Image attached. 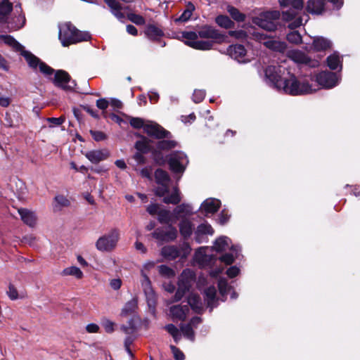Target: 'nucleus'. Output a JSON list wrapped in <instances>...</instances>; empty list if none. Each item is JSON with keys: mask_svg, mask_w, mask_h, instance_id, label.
Segmentation results:
<instances>
[{"mask_svg": "<svg viewBox=\"0 0 360 360\" xmlns=\"http://www.w3.org/2000/svg\"><path fill=\"white\" fill-rule=\"evenodd\" d=\"M306 11L312 15H321L325 11V0H308Z\"/></svg>", "mask_w": 360, "mask_h": 360, "instance_id": "obj_24", "label": "nucleus"}, {"mask_svg": "<svg viewBox=\"0 0 360 360\" xmlns=\"http://www.w3.org/2000/svg\"><path fill=\"white\" fill-rule=\"evenodd\" d=\"M90 38L89 32L79 31L70 22H66L59 27V39L63 46L88 41Z\"/></svg>", "mask_w": 360, "mask_h": 360, "instance_id": "obj_2", "label": "nucleus"}, {"mask_svg": "<svg viewBox=\"0 0 360 360\" xmlns=\"http://www.w3.org/2000/svg\"><path fill=\"white\" fill-rule=\"evenodd\" d=\"M109 155V152L105 149L93 150L85 154L86 158L93 164H98L101 161L106 160Z\"/></svg>", "mask_w": 360, "mask_h": 360, "instance_id": "obj_23", "label": "nucleus"}, {"mask_svg": "<svg viewBox=\"0 0 360 360\" xmlns=\"http://www.w3.org/2000/svg\"><path fill=\"white\" fill-rule=\"evenodd\" d=\"M231 240L227 236H221L216 239L213 248L219 252L226 251L231 247Z\"/></svg>", "mask_w": 360, "mask_h": 360, "instance_id": "obj_29", "label": "nucleus"}, {"mask_svg": "<svg viewBox=\"0 0 360 360\" xmlns=\"http://www.w3.org/2000/svg\"><path fill=\"white\" fill-rule=\"evenodd\" d=\"M214 230L207 223H202L197 226L195 231V240L197 243H202L207 241V235H212Z\"/></svg>", "mask_w": 360, "mask_h": 360, "instance_id": "obj_15", "label": "nucleus"}, {"mask_svg": "<svg viewBox=\"0 0 360 360\" xmlns=\"http://www.w3.org/2000/svg\"><path fill=\"white\" fill-rule=\"evenodd\" d=\"M177 237V230L172 225L169 226V229L165 231V241L174 240Z\"/></svg>", "mask_w": 360, "mask_h": 360, "instance_id": "obj_54", "label": "nucleus"}, {"mask_svg": "<svg viewBox=\"0 0 360 360\" xmlns=\"http://www.w3.org/2000/svg\"><path fill=\"white\" fill-rule=\"evenodd\" d=\"M101 324L108 333H111L115 330V323L108 319H103Z\"/></svg>", "mask_w": 360, "mask_h": 360, "instance_id": "obj_57", "label": "nucleus"}, {"mask_svg": "<svg viewBox=\"0 0 360 360\" xmlns=\"http://www.w3.org/2000/svg\"><path fill=\"white\" fill-rule=\"evenodd\" d=\"M216 295L217 290L214 286H210L204 290V300L210 312L218 304Z\"/></svg>", "mask_w": 360, "mask_h": 360, "instance_id": "obj_21", "label": "nucleus"}, {"mask_svg": "<svg viewBox=\"0 0 360 360\" xmlns=\"http://www.w3.org/2000/svg\"><path fill=\"white\" fill-rule=\"evenodd\" d=\"M188 304L195 313L201 314L203 311V304L199 295L191 294L188 297Z\"/></svg>", "mask_w": 360, "mask_h": 360, "instance_id": "obj_30", "label": "nucleus"}, {"mask_svg": "<svg viewBox=\"0 0 360 360\" xmlns=\"http://www.w3.org/2000/svg\"><path fill=\"white\" fill-rule=\"evenodd\" d=\"M194 10V5L191 1L188 2L186 9L179 17L174 20V22L176 23L187 22L191 18Z\"/></svg>", "mask_w": 360, "mask_h": 360, "instance_id": "obj_37", "label": "nucleus"}, {"mask_svg": "<svg viewBox=\"0 0 360 360\" xmlns=\"http://www.w3.org/2000/svg\"><path fill=\"white\" fill-rule=\"evenodd\" d=\"M145 34L152 41H158L164 35L163 31L154 25H148L146 28Z\"/></svg>", "mask_w": 360, "mask_h": 360, "instance_id": "obj_32", "label": "nucleus"}, {"mask_svg": "<svg viewBox=\"0 0 360 360\" xmlns=\"http://www.w3.org/2000/svg\"><path fill=\"white\" fill-rule=\"evenodd\" d=\"M104 2L110 9L112 14L120 22H124V14L122 12V6L116 0H104Z\"/></svg>", "mask_w": 360, "mask_h": 360, "instance_id": "obj_26", "label": "nucleus"}, {"mask_svg": "<svg viewBox=\"0 0 360 360\" xmlns=\"http://www.w3.org/2000/svg\"><path fill=\"white\" fill-rule=\"evenodd\" d=\"M129 123L131 126L135 129L143 128L148 136L155 139H162L171 137V134L169 131L165 129L162 126L154 122L147 121V122L145 123L142 118L131 117Z\"/></svg>", "mask_w": 360, "mask_h": 360, "instance_id": "obj_3", "label": "nucleus"}, {"mask_svg": "<svg viewBox=\"0 0 360 360\" xmlns=\"http://www.w3.org/2000/svg\"><path fill=\"white\" fill-rule=\"evenodd\" d=\"M229 35L231 37H233L239 40H246L248 37V34L244 30H234V31H229Z\"/></svg>", "mask_w": 360, "mask_h": 360, "instance_id": "obj_56", "label": "nucleus"}, {"mask_svg": "<svg viewBox=\"0 0 360 360\" xmlns=\"http://www.w3.org/2000/svg\"><path fill=\"white\" fill-rule=\"evenodd\" d=\"M218 288L220 295L223 297L222 301H224L226 300V296L231 290V287L229 285L226 278H220L218 281Z\"/></svg>", "mask_w": 360, "mask_h": 360, "instance_id": "obj_43", "label": "nucleus"}, {"mask_svg": "<svg viewBox=\"0 0 360 360\" xmlns=\"http://www.w3.org/2000/svg\"><path fill=\"white\" fill-rule=\"evenodd\" d=\"M169 184H158L155 189V193L159 197H163L162 201L165 204L177 205L181 200L180 191L176 186L173 189V192L169 195Z\"/></svg>", "mask_w": 360, "mask_h": 360, "instance_id": "obj_6", "label": "nucleus"}, {"mask_svg": "<svg viewBox=\"0 0 360 360\" xmlns=\"http://www.w3.org/2000/svg\"><path fill=\"white\" fill-rule=\"evenodd\" d=\"M220 201L215 198L205 200L200 206V210L205 216L213 214L217 212L220 207Z\"/></svg>", "mask_w": 360, "mask_h": 360, "instance_id": "obj_17", "label": "nucleus"}, {"mask_svg": "<svg viewBox=\"0 0 360 360\" xmlns=\"http://www.w3.org/2000/svg\"><path fill=\"white\" fill-rule=\"evenodd\" d=\"M158 220L161 224H169L172 221V213L167 210H160L158 214Z\"/></svg>", "mask_w": 360, "mask_h": 360, "instance_id": "obj_46", "label": "nucleus"}, {"mask_svg": "<svg viewBox=\"0 0 360 360\" xmlns=\"http://www.w3.org/2000/svg\"><path fill=\"white\" fill-rule=\"evenodd\" d=\"M13 0H0V24H6L13 9Z\"/></svg>", "mask_w": 360, "mask_h": 360, "instance_id": "obj_19", "label": "nucleus"}, {"mask_svg": "<svg viewBox=\"0 0 360 360\" xmlns=\"http://www.w3.org/2000/svg\"><path fill=\"white\" fill-rule=\"evenodd\" d=\"M170 349L174 355V358L176 360H184L185 359V356H184V353L176 346L171 345Z\"/></svg>", "mask_w": 360, "mask_h": 360, "instance_id": "obj_61", "label": "nucleus"}, {"mask_svg": "<svg viewBox=\"0 0 360 360\" xmlns=\"http://www.w3.org/2000/svg\"><path fill=\"white\" fill-rule=\"evenodd\" d=\"M161 253L164 257L169 259H175L181 255L179 248L174 245L163 247Z\"/></svg>", "mask_w": 360, "mask_h": 360, "instance_id": "obj_33", "label": "nucleus"}, {"mask_svg": "<svg viewBox=\"0 0 360 360\" xmlns=\"http://www.w3.org/2000/svg\"><path fill=\"white\" fill-rule=\"evenodd\" d=\"M177 143L172 140H162L157 143L156 147L160 150H168L176 146Z\"/></svg>", "mask_w": 360, "mask_h": 360, "instance_id": "obj_48", "label": "nucleus"}, {"mask_svg": "<svg viewBox=\"0 0 360 360\" xmlns=\"http://www.w3.org/2000/svg\"><path fill=\"white\" fill-rule=\"evenodd\" d=\"M312 46L316 51H325L331 47L332 42L325 37H315L313 39Z\"/></svg>", "mask_w": 360, "mask_h": 360, "instance_id": "obj_34", "label": "nucleus"}, {"mask_svg": "<svg viewBox=\"0 0 360 360\" xmlns=\"http://www.w3.org/2000/svg\"><path fill=\"white\" fill-rule=\"evenodd\" d=\"M229 250L231 252L225 253L219 258L221 262H224L226 265L231 264L236 259H238L241 251V248L238 245H231Z\"/></svg>", "mask_w": 360, "mask_h": 360, "instance_id": "obj_27", "label": "nucleus"}, {"mask_svg": "<svg viewBox=\"0 0 360 360\" xmlns=\"http://www.w3.org/2000/svg\"><path fill=\"white\" fill-rule=\"evenodd\" d=\"M338 77L336 73L329 71H322L316 75V82L326 89H331L338 84Z\"/></svg>", "mask_w": 360, "mask_h": 360, "instance_id": "obj_13", "label": "nucleus"}, {"mask_svg": "<svg viewBox=\"0 0 360 360\" xmlns=\"http://www.w3.org/2000/svg\"><path fill=\"white\" fill-rule=\"evenodd\" d=\"M288 56L295 63L310 68H315L319 64L317 60L309 58L304 52L300 50H291L288 51Z\"/></svg>", "mask_w": 360, "mask_h": 360, "instance_id": "obj_12", "label": "nucleus"}, {"mask_svg": "<svg viewBox=\"0 0 360 360\" xmlns=\"http://www.w3.org/2000/svg\"><path fill=\"white\" fill-rule=\"evenodd\" d=\"M20 54L25 58L30 68L36 70L39 63L41 62L39 58L32 54L30 51L24 49L20 51Z\"/></svg>", "mask_w": 360, "mask_h": 360, "instance_id": "obj_35", "label": "nucleus"}, {"mask_svg": "<svg viewBox=\"0 0 360 360\" xmlns=\"http://www.w3.org/2000/svg\"><path fill=\"white\" fill-rule=\"evenodd\" d=\"M90 133L94 139L96 141H101L106 139V135L102 131L91 130Z\"/></svg>", "mask_w": 360, "mask_h": 360, "instance_id": "obj_63", "label": "nucleus"}, {"mask_svg": "<svg viewBox=\"0 0 360 360\" xmlns=\"http://www.w3.org/2000/svg\"><path fill=\"white\" fill-rule=\"evenodd\" d=\"M281 7H288V9L282 12V18L283 20H292L304 6L303 0H278Z\"/></svg>", "mask_w": 360, "mask_h": 360, "instance_id": "obj_8", "label": "nucleus"}, {"mask_svg": "<svg viewBox=\"0 0 360 360\" xmlns=\"http://www.w3.org/2000/svg\"><path fill=\"white\" fill-rule=\"evenodd\" d=\"M281 14L279 11H271L260 13L253 18L252 22L266 31L272 32L277 29Z\"/></svg>", "mask_w": 360, "mask_h": 360, "instance_id": "obj_4", "label": "nucleus"}, {"mask_svg": "<svg viewBox=\"0 0 360 360\" xmlns=\"http://www.w3.org/2000/svg\"><path fill=\"white\" fill-rule=\"evenodd\" d=\"M327 65L329 68L333 70H337L338 67H340V69L342 68L340 56L336 52L328 56Z\"/></svg>", "mask_w": 360, "mask_h": 360, "instance_id": "obj_41", "label": "nucleus"}, {"mask_svg": "<svg viewBox=\"0 0 360 360\" xmlns=\"http://www.w3.org/2000/svg\"><path fill=\"white\" fill-rule=\"evenodd\" d=\"M22 8L20 4L15 6V16L10 20H8V29L9 31H16L24 27L25 25L26 19L25 15L22 13Z\"/></svg>", "mask_w": 360, "mask_h": 360, "instance_id": "obj_14", "label": "nucleus"}, {"mask_svg": "<svg viewBox=\"0 0 360 360\" xmlns=\"http://www.w3.org/2000/svg\"><path fill=\"white\" fill-rule=\"evenodd\" d=\"M215 22L221 27L230 29L234 27L235 23L229 17L225 15H219L215 18Z\"/></svg>", "mask_w": 360, "mask_h": 360, "instance_id": "obj_39", "label": "nucleus"}, {"mask_svg": "<svg viewBox=\"0 0 360 360\" xmlns=\"http://www.w3.org/2000/svg\"><path fill=\"white\" fill-rule=\"evenodd\" d=\"M135 148L137 151L141 152L142 153H148L150 151V146L149 144V141L147 138L141 136V139L138 140L135 143L134 146Z\"/></svg>", "mask_w": 360, "mask_h": 360, "instance_id": "obj_40", "label": "nucleus"}, {"mask_svg": "<svg viewBox=\"0 0 360 360\" xmlns=\"http://www.w3.org/2000/svg\"><path fill=\"white\" fill-rule=\"evenodd\" d=\"M180 328L185 338L192 342L195 340V332L191 326V324H181Z\"/></svg>", "mask_w": 360, "mask_h": 360, "instance_id": "obj_47", "label": "nucleus"}, {"mask_svg": "<svg viewBox=\"0 0 360 360\" xmlns=\"http://www.w3.org/2000/svg\"><path fill=\"white\" fill-rule=\"evenodd\" d=\"M137 308V300L136 298H133L128 301L122 309L121 314L122 316H127L134 313Z\"/></svg>", "mask_w": 360, "mask_h": 360, "instance_id": "obj_45", "label": "nucleus"}, {"mask_svg": "<svg viewBox=\"0 0 360 360\" xmlns=\"http://www.w3.org/2000/svg\"><path fill=\"white\" fill-rule=\"evenodd\" d=\"M158 269H159L160 274L162 276H165L167 278H172V277L174 276V275H175L174 270L167 265H164V264L160 265L158 266Z\"/></svg>", "mask_w": 360, "mask_h": 360, "instance_id": "obj_53", "label": "nucleus"}, {"mask_svg": "<svg viewBox=\"0 0 360 360\" xmlns=\"http://www.w3.org/2000/svg\"><path fill=\"white\" fill-rule=\"evenodd\" d=\"M141 274L143 276L141 285L146 295L153 296V291L151 288V283L150 278L143 273V271H141Z\"/></svg>", "mask_w": 360, "mask_h": 360, "instance_id": "obj_49", "label": "nucleus"}, {"mask_svg": "<svg viewBox=\"0 0 360 360\" xmlns=\"http://www.w3.org/2000/svg\"><path fill=\"white\" fill-rule=\"evenodd\" d=\"M265 45L269 49L276 51H283L285 49V43L274 40H269L266 41Z\"/></svg>", "mask_w": 360, "mask_h": 360, "instance_id": "obj_50", "label": "nucleus"}, {"mask_svg": "<svg viewBox=\"0 0 360 360\" xmlns=\"http://www.w3.org/2000/svg\"><path fill=\"white\" fill-rule=\"evenodd\" d=\"M53 83L56 86L67 91H73L76 86L75 81L72 80L69 74L62 70L56 72Z\"/></svg>", "mask_w": 360, "mask_h": 360, "instance_id": "obj_11", "label": "nucleus"}, {"mask_svg": "<svg viewBox=\"0 0 360 360\" xmlns=\"http://www.w3.org/2000/svg\"><path fill=\"white\" fill-rule=\"evenodd\" d=\"M54 200L56 202V205L55 206V208L56 209H60L61 207H68L70 204L69 200L62 195H56Z\"/></svg>", "mask_w": 360, "mask_h": 360, "instance_id": "obj_52", "label": "nucleus"}, {"mask_svg": "<svg viewBox=\"0 0 360 360\" xmlns=\"http://www.w3.org/2000/svg\"><path fill=\"white\" fill-rule=\"evenodd\" d=\"M189 311L188 305L177 304L172 306L169 308V314L174 321H184L185 320L187 314Z\"/></svg>", "mask_w": 360, "mask_h": 360, "instance_id": "obj_18", "label": "nucleus"}, {"mask_svg": "<svg viewBox=\"0 0 360 360\" xmlns=\"http://www.w3.org/2000/svg\"><path fill=\"white\" fill-rule=\"evenodd\" d=\"M127 18L130 21H131L132 22H134L138 25H142L145 24V22H146L143 17H142L140 15H137V14L132 13L127 14Z\"/></svg>", "mask_w": 360, "mask_h": 360, "instance_id": "obj_55", "label": "nucleus"}, {"mask_svg": "<svg viewBox=\"0 0 360 360\" xmlns=\"http://www.w3.org/2000/svg\"><path fill=\"white\" fill-rule=\"evenodd\" d=\"M181 38L186 45L194 49L208 51L213 47V42L199 40V37L196 32H181Z\"/></svg>", "mask_w": 360, "mask_h": 360, "instance_id": "obj_5", "label": "nucleus"}, {"mask_svg": "<svg viewBox=\"0 0 360 360\" xmlns=\"http://www.w3.org/2000/svg\"><path fill=\"white\" fill-rule=\"evenodd\" d=\"M287 40L292 44H298L302 42V36L298 31H292L286 36Z\"/></svg>", "mask_w": 360, "mask_h": 360, "instance_id": "obj_51", "label": "nucleus"}, {"mask_svg": "<svg viewBox=\"0 0 360 360\" xmlns=\"http://www.w3.org/2000/svg\"><path fill=\"white\" fill-rule=\"evenodd\" d=\"M179 228L182 237L187 240L193 233V224L189 219H182L179 222Z\"/></svg>", "mask_w": 360, "mask_h": 360, "instance_id": "obj_28", "label": "nucleus"}, {"mask_svg": "<svg viewBox=\"0 0 360 360\" xmlns=\"http://www.w3.org/2000/svg\"><path fill=\"white\" fill-rule=\"evenodd\" d=\"M297 15V14L292 20H289V21H291L288 25V27L290 30H295L302 25V18L301 17L296 18Z\"/></svg>", "mask_w": 360, "mask_h": 360, "instance_id": "obj_60", "label": "nucleus"}, {"mask_svg": "<svg viewBox=\"0 0 360 360\" xmlns=\"http://www.w3.org/2000/svg\"><path fill=\"white\" fill-rule=\"evenodd\" d=\"M195 275L194 272L189 269H186L182 271L179 277L178 285L184 289L189 290L195 282Z\"/></svg>", "mask_w": 360, "mask_h": 360, "instance_id": "obj_16", "label": "nucleus"}, {"mask_svg": "<svg viewBox=\"0 0 360 360\" xmlns=\"http://www.w3.org/2000/svg\"><path fill=\"white\" fill-rule=\"evenodd\" d=\"M205 248L201 247L198 249L195 254V260L202 266H211L216 262V257L212 255H208L204 253Z\"/></svg>", "mask_w": 360, "mask_h": 360, "instance_id": "obj_22", "label": "nucleus"}, {"mask_svg": "<svg viewBox=\"0 0 360 360\" xmlns=\"http://www.w3.org/2000/svg\"><path fill=\"white\" fill-rule=\"evenodd\" d=\"M19 214L21 217V219L23 221L25 224L30 226H34L36 224L37 217L35 213L30 211L27 209H20L18 210Z\"/></svg>", "mask_w": 360, "mask_h": 360, "instance_id": "obj_31", "label": "nucleus"}, {"mask_svg": "<svg viewBox=\"0 0 360 360\" xmlns=\"http://www.w3.org/2000/svg\"><path fill=\"white\" fill-rule=\"evenodd\" d=\"M128 325H129L128 326H122V330L127 334H130V333H132L133 332H134L136 327H135L133 319H130L128 321Z\"/></svg>", "mask_w": 360, "mask_h": 360, "instance_id": "obj_64", "label": "nucleus"}, {"mask_svg": "<svg viewBox=\"0 0 360 360\" xmlns=\"http://www.w3.org/2000/svg\"><path fill=\"white\" fill-rule=\"evenodd\" d=\"M39 68L40 72L46 76L51 75L54 72L52 68L42 61L39 63Z\"/></svg>", "mask_w": 360, "mask_h": 360, "instance_id": "obj_59", "label": "nucleus"}, {"mask_svg": "<svg viewBox=\"0 0 360 360\" xmlns=\"http://www.w3.org/2000/svg\"><path fill=\"white\" fill-rule=\"evenodd\" d=\"M118 239V231L113 229L108 234L100 237L96 243V247L99 251L110 252L115 248Z\"/></svg>", "mask_w": 360, "mask_h": 360, "instance_id": "obj_7", "label": "nucleus"}, {"mask_svg": "<svg viewBox=\"0 0 360 360\" xmlns=\"http://www.w3.org/2000/svg\"><path fill=\"white\" fill-rule=\"evenodd\" d=\"M165 231L162 229H156L153 233L152 236L161 241H165Z\"/></svg>", "mask_w": 360, "mask_h": 360, "instance_id": "obj_62", "label": "nucleus"}, {"mask_svg": "<svg viewBox=\"0 0 360 360\" xmlns=\"http://www.w3.org/2000/svg\"><path fill=\"white\" fill-rule=\"evenodd\" d=\"M205 91L202 89L195 90L193 94V101L195 103H200L205 98Z\"/></svg>", "mask_w": 360, "mask_h": 360, "instance_id": "obj_58", "label": "nucleus"}, {"mask_svg": "<svg viewBox=\"0 0 360 360\" xmlns=\"http://www.w3.org/2000/svg\"><path fill=\"white\" fill-rule=\"evenodd\" d=\"M227 12L229 13L231 17L238 22H243L246 19L245 14L241 13L237 8L228 5L226 8Z\"/></svg>", "mask_w": 360, "mask_h": 360, "instance_id": "obj_38", "label": "nucleus"}, {"mask_svg": "<svg viewBox=\"0 0 360 360\" xmlns=\"http://www.w3.org/2000/svg\"><path fill=\"white\" fill-rule=\"evenodd\" d=\"M62 276H75L77 279H80L83 277V272L80 270L79 268L72 266L70 267H68L64 269L61 272Z\"/></svg>", "mask_w": 360, "mask_h": 360, "instance_id": "obj_44", "label": "nucleus"}, {"mask_svg": "<svg viewBox=\"0 0 360 360\" xmlns=\"http://www.w3.org/2000/svg\"><path fill=\"white\" fill-rule=\"evenodd\" d=\"M228 54L239 63L245 62L243 58L246 55V50L243 45L234 44L231 45L227 49Z\"/></svg>", "mask_w": 360, "mask_h": 360, "instance_id": "obj_20", "label": "nucleus"}, {"mask_svg": "<svg viewBox=\"0 0 360 360\" xmlns=\"http://www.w3.org/2000/svg\"><path fill=\"white\" fill-rule=\"evenodd\" d=\"M188 163L186 155L181 151H174L169 155L168 164L174 173H183Z\"/></svg>", "mask_w": 360, "mask_h": 360, "instance_id": "obj_9", "label": "nucleus"}, {"mask_svg": "<svg viewBox=\"0 0 360 360\" xmlns=\"http://www.w3.org/2000/svg\"><path fill=\"white\" fill-rule=\"evenodd\" d=\"M193 207L190 204L182 203L177 205L173 210V214L176 219H187L186 217L193 214Z\"/></svg>", "mask_w": 360, "mask_h": 360, "instance_id": "obj_25", "label": "nucleus"}, {"mask_svg": "<svg viewBox=\"0 0 360 360\" xmlns=\"http://www.w3.org/2000/svg\"><path fill=\"white\" fill-rule=\"evenodd\" d=\"M281 72V67L274 65L266 67L264 70L266 83L273 88L292 96L307 94L313 91L311 86L306 80L300 81L289 72L288 77L282 78Z\"/></svg>", "mask_w": 360, "mask_h": 360, "instance_id": "obj_1", "label": "nucleus"}, {"mask_svg": "<svg viewBox=\"0 0 360 360\" xmlns=\"http://www.w3.org/2000/svg\"><path fill=\"white\" fill-rule=\"evenodd\" d=\"M0 39L16 51L20 52L24 49V46L11 35L1 34Z\"/></svg>", "mask_w": 360, "mask_h": 360, "instance_id": "obj_36", "label": "nucleus"}, {"mask_svg": "<svg viewBox=\"0 0 360 360\" xmlns=\"http://www.w3.org/2000/svg\"><path fill=\"white\" fill-rule=\"evenodd\" d=\"M201 39H212V42L221 43L226 41L227 37L218 30L210 25H204L197 32Z\"/></svg>", "mask_w": 360, "mask_h": 360, "instance_id": "obj_10", "label": "nucleus"}, {"mask_svg": "<svg viewBox=\"0 0 360 360\" xmlns=\"http://www.w3.org/2000/svg\"><path fill=\"white\" fill-rule=\"evenodd\" d=\"M155 181L158 184H169L170 177L167 172L158 169L155 172Z\"/></svg>", "mask_w": 360, "mask_h": 360, "instance_id": "obj_42", "label": "nucleus"}]
</instances>
